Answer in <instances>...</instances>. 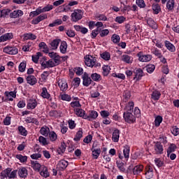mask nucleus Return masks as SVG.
<instances>
[{"label":"nucleus","instance_id":"1","mask_svg":"<svg viewBox=\"0 0 179 179\" xmlns=\"http://www.w3.org/2000/svg\"><path fill=\"white\" fill-rule=\"evenodd\" d=\"M84 59L85 65L90 68H99L101 66V64L97 62L96 57H94L92 55H87L85 56Z\"/></svg>","mask_w":179,"mask_h":179},{"label":"nucleus","instance_id":"2","mask_svg":"<svg viewBox=\"0 0 179 179\" xmlns=\"http://www.w3.org/2000/svg\"><path fill=\"white\" fill-rule=\"evenodd\" d=\"M17 174V170H13L11 168H7L1 171V178L2 179H15Z\"/></svg>","mask_w":179,"mask_h":179},{"label":"nucleus","instance_id":"3","mask_svg":"<svg viewBox=\"0 0 179 179\" xmlns=\"http://www.w3.org/2000/svg\"><path fill=\"white\" fill-rule=\"evenodd\" d=\"M83 10L80 9L74 10L71 15L72 22H79L83 17Z\"/></svg>","mask_w":179,"mask_h":179},{"label":"nucleus","instance_id":"4","mask_svg":"<svg viewBox=\"0 0 179 179\" xmlns=\"http://www.w3.org/2000/svg\"><path fill=\"white\" fill-rule=\"evenodd\" d=\"M137 57L140 62H150V61H152V58H153L152 55H145L142 51L137 53Z\"/></svg>","mask_w":179,"mask_h":179},{"label":"nucleus","instance_id":"5","mask_svg":"<svg viewBox=\"0 0 179 179\" xmlns=\"http://www.w3.org/2000/svg\"><path fill=\"white\" fill-rule=\"evenodd\" d=\"M3 52H5V54H8L9 55H16V54L19 52V50L15 46L8 45L3 48Z\"/></svg>","mask_w":179,"mask_h":179},{"label":"nucleus","instance_id":"6","mask_svg":"<svg viewBox=\"0 0 179 179\" xmlns=\"http://www.w3.org/2000/svg\"><path fill=\"white\" fill-rule=\"evenodd\" d=\"M123 117L124 118V121L128 122V124H134V122L136 121V118L132 114V112H124Z\"/></svg>","mask_w":179,"mask_h":179},{"label":"nucleus","instance_id":"7","mask_svg":"<svg viewBox=\"0 0 179 179\" xmlns=\"http://www.w3.org/2000/svg\"><path fill=\"white\" fill-rule=\"evenodd\" d=\"M48 55L50 57V58H51L52 60V62H55V64L59 65V64H61V56H59V55H58V53L57 52H50L48 53Z\"/></svg>","mask_w":179,"mask_h":179},{"label":"nucleus","instance_id":"8","mask_svg":"<svg viewBox=\"0 0 179 179\" xmlns=\"http://www.w3.org/2000/svg\"><path fill=\"white\" fill-rule=\"evenodd\" d=\"M72 108H81L82 104H80V99L76 96H73V101L70 103Z\"/></svg>","mask_w":179,"mask_h":179},{"label":"nucleus","instance_id":"9","mask_svg":"<svg viewBox=\"0 0 179 179\" xmlns=\"http://www.w3.org/2000/svg\"><path fill=\"white\" fill-rule=\"evenodd\" d=\"M57 85L62 92H66V90H68V83H66V80L59 79L57 81Z\"/></svg>","mask_w":179,"mask_h":179},{"label":"nucleus","instance_id":"10","mask_svg":"<svg viewBox=\"0 0 179 179\" xmlns=\"http://www.w3.org/2000/svg\"><path fill=\"white\" fill-rule=\"evenodd\" d=\"M99 117V113L96 110H90L88 115H85V120L92 121V120H96Z\"/></svg>","mask_w":179,"mask_h":179},{"label":"nucleus","instance_id":"11","mask_svg":"<svg viewBox=\"0 0 179 179\" xmlns=\"http://www.w3.org/2000/svg\"><path fill=\"white\" fill-rule=\"evenodd\" d=\"M74 113L77 117H80V118H83V120H86V111L82 109L81 108H78L74 109Z\"/></svg>","mask_w":179,"mask_h":179},{"label":"nucleus","instance_id":"12","mask_svg":"<svg viewBox=\"0 0 179 179\" xmlns=\"http://www.w3.org/2000/svg\"><path fill=\"white\" fill-rule=\"evenodd\" d=\"M47 17H48V15H47V14L45 13L41 14L32 20V24H38L40 22H43V20H45Z\"/></svg>","mask_w":179,"mask_h":179},{"label":"nucleus","instance_id":"13","mask_svg":"<svg viewBox=\"0 0 179 179\" xmlns=\"http://www.w3.org/2000/svg\"><path fill=\"white\" fill-rule=\"evenodd\" d=\"M145 178L151 179L153 178V168L150 166H147L145 169Z\"/></svg>","mask_w":179,"mask_h":179},{"label":"nucleus","instance_id":"14","mask_svg":"<svg viewBox=\"0 0 179 179\" xmlns=\"http://www.w3.org/2000/svg\"><path fill=\"white\" fill-rule=\"evenodd\" d=\"M57 64H55V62L52 60V59H50L48 61L46 62H43L41 63V66L44 69L45 68H54V66H57Z\"/></svg>","mask_w":179,"mask_h":179},{"label":"nucleus","instance_id":"15","mask_svg":"<svg viewBox=\"0 0 179 179\" xmlns=\"http://www.w3.org/2000/svg\"><path fill=\"white\" fill-rule=\"evenodd\" d=\"M68 161L65 159H61L60 161H59L57 165V169L60 171L65 170L68 167Z\"/></svg>","mask_w":179,"mask_h":179},{"label":"nucleus","instance_id":"16","mask_svg":"<svg viewBox=\"0 0 179 179\" xmlns=\"http://www.w3.org/2000/svg\"><path fill=\"white\" fill-rule=\"evenodd\" d=\"M154 149L156 155H163L164 149L163 148V145H162L161 143L157 142L154 146Z\"/></svg>","mask_w":179,"mask_h":179},{"label":"nucleus","instance_id":"17","mask_svg":"<svg viewBox=\"0 0 179 179\" xmlns=\"http://www.w3.org/2000/svg\"><path fill=\"white\" fill-rule=\"evenodd\" d=\"M83 85L84 86H86V87H87L89 85H91L92 83V78H90V77H89V74L85 73L83 76Z\"/></svg>","mask_w":179,"mask_h":179},{"label":"nucleus","instance_id":"18","mask_svg":"<svg viewBox=\"0 0 179 179\" xmlns=\"http://www.w3.org/2000/svg\"><path fill=\"white\" fill-rule=\"evenodd\" d=\"M13 38V34L6 33L0 36V43H5V41H9Z\"/></svg>","mask_w":179,"mask_h":179},{"label":"nucleus","instance_id":"19","mask_svg":"<svg viewBox=\"0 0 179 179\" xmlns=\"http://www.w3.org/2000/svg\"><path fill=\"white\" fill-rule=\"evenodd\" d=\"M17 173H18V176L20 178H26L27 177V169L24 167H21L18 169V171H17Z\"/></svg>","mask_w":179,"mask_h":179},{"label":"nucleus","instance_id":"20","mask_svg":"<svg viewBox=\"0 0 179 179\" xmlns=\"http://www.w3.org/2000/svg\"><path fill=\"white\" fill-rule=\"evenodd\" d=\"M134 107H135V103L132 101H129L126 103L124 107L125 113H129L134 111Z\"/></svg>","mask_w":179,"mask_h":179},{"label":"nucleus","instance_id":"21","mask_svg":"<svg viewBox=\"0 0 179 179\" xmlns=\"http://www.w3.org/2000/svg\"><path fill=\"white\" fill-rule=\"evenodd\" d=\"M37 100L36 99H29L27 103V109L28 110H34L37 107Z\"/></svg>","mask_w":179,"mask_h":179},{"label":"nucleus","instance_id":"22","mask_svg":"<svg viewBox=\"0 0 179 179\" xmlns=\"http://www.w3.org/2000/svg\"><path fill=\"white\" fill-rule=\"evenodd\" d=\"M121 61L126 64H132L134 62V57L128 55H123L121 57Z\"/></svg>","mask_w":179,"mask_h":179},{"label":"nucleus","instance_id":"23","mask_svg":"<svg viewBox=\"0 0 179 179\" xmlns=\"http://www.w3.org/2000/svg\"><path fill=\"white\" fill-rule=\"evenodd\" d=\"M5 96L7 97L8 101H13V99H16V92H8L4 93Z\"/></svg>","mask_w":179,"mask_h":179},{"label":"nucleus","instance_id":"24","mask_svg":"<svg viewBox=\"0 0 179 179\" xmlns=\"http://www.w3.org/2000/svg\"><path fill=\"white\" fill-rule=\"evenodd\" d=\"M27 83L31 86H34L37 83V78L34 76L29 75L27 77Z\"/></svg>","mask_w":179,"mask_h":179},{"label":"nucleus","instance_id":"25","mask_svg":"<svg viewBox=\"0 0 179 179\" xmlns=\"http://www.w3.org/2000/svg\"><path fill=\"white\" fill-rule=\"evenodd\" d=\"M120 131L118 129H115L112 134V141L113 142H118L120 141Z\"/></svg>","mask_w":179,"mask_h":179},{"label":"nucleus","instance_id":"26","mask_svg":"<svg viewBox=\"0 0 179 179\" xmlns=\"http://www.w3.org/2000/svg\"><path fill=\"white\" fill-rule=\"evenodd\" d=\"M162 93L160 92V91L155 90L151 94V99L155 101H157V100L160 99Z\"/></svg>","mask_w":179,"mask_h":179},{"label":"nucleus","instance_id":"27","mask_svg":"<svg viewBox=\"0 0 179 179\" xmlns=\"http://www.w3.org/2000/svg\"><path fill=\"white\" fill-rule=\"evenodd\" d=\"M41 96V97H43V99H47V100H50V99H51V94L48 93V91L47 90V87L42 88Z\"/></svg>","mask_w":179,"mask_h":179},{"label":"nucleus","instance_id":"28","mask_svg":"<svg viewBox=\"0 0 179 179\" xmlns=\"http://www.w3.org/2000/svg\"><path fill=\"white\" fill-rule=\"evenodd\" d=\"M10 17H13V19H16V17L23 16V11L21 10H14L10 13Z\"/></svg>","mask_w":179,"mask_h":179},{"label":"nucleus","instance_id":"29","mask_svg":"<svg viewBox=\"0 0 179 179\" xmlns=\"http://www.w3.org/2000/svg\"><path fill=\"white\" fill-rule=\"evenodd\" d=\"M59 43H61L60 39H54L50 43V48L52 50H57V48H58V45H59Z\"/></svg>","mask_w":179,"mask_h":179},{"label":"nucleus","instance_id":"30","mask_svg":"<svg viewBox=\"0 0 179 179\" xmlns=\"http://www.w3.org/2000/svg\"><path fill=\"white\" fill-rule=\"evenodd\" d=\"M143 171V165H137L134 166L133 169V173L134 176H137L138 174H141Z\"/></svg>","mask_w":179,"mask_h":179},{"label":"nucleus","instance_id":"31","mask_svg":"<svg viewBox=\"0 0 179 179\" xmlns=\"http://www.w3.org/2000/svg\"><path fill=\"white\" fill-rule=\"evenodd\" d=\"M40 134L43 136H48L50 134V128L47 126L42 127L40 129Z\"/></svg>","mask_w":179,"mask_h":179},{"label":"nucleus","instance_id":"32","mask_svg":"<svg viewBox=\"0 0 179 179\" xmlns=\"http://www.w3.org/2000/svg\"><path fill=\"white\" fill-rule=\"evenodd\" d=\"M67 48H68V44L66 43V41L61 42V44L59 46L60 52L62 54H66Z\"/></svg>","mask_w":179,"mask_h":179},{"label":"nucleus","instance_id":"33","mask_svg":"<svg viewBox=\"0 0 179 179\" xmlns=\"http://www.w3.org/2000/svg\"><path fill=\"white\" fill-rule=\"evenodd\" d=\"M176 150H177V145L174 143H170L166 149V153H174Z\"/></svg>","mask_w":179,"mask_h":179},{"label":"nucleus","instance_id":"34","mask_svg":"<svg viewBox=\"0 0 179 179\" xmlns=\"http://www.w3.org/2000/svg\"><path fill=\"white\" fill-rule=\"evenodd\" d=\"M165 46L169 50V51H171V52H176V46L173 45V43H170L169 41H165Z\"/></svg>","mask_w":179,"mask_h":179},{"label":"nucleus","instance_id":"35","mask_svg":"<svg viewBox=\"0 0 179 179\" xmlns=\"http://www.w3.org/2000/svg\"><path fill=\"white\" fill-rule=\"evenodd\" d=\"M31 166L36 171H40V169H41V164L37 161H31Z\"/></svg>","mask_w":179,"mask_h":179},{"label":"nucleus","instance_id":"36","mask_svg":"<svg viewBox=\"0 0 179 179\" xmlns=\"http://www.w3.org/2000/svg\"><path fill=\"white\" fill-rule=\"evenodd\" d=\"M162 122H163V117H162L161 115L156 116L155 121H154L155 126L157 128H159V127H160V124H162Z\"/></svg>","mask_w":179,"mask_h":179},{"label":"nucleus","instance_id":"37","mask_svg":"<svg viewBox=\"0 0 179 179\" xmlns=\"http://www.w3.org/2000/svg\"><path fill=\"white\" fill-rule=\"evenodd\" d=\"M102 71L103 76H108V75L110 74V71H111V68L108 65H103L102 66Z\"/></svg>","mask_w":179,"mask_h":179},{"label":"nucleus","instance_id":"38","mask_svg":"<svg viewBox=\"0 0 179 179\" xmlns=\"http://www.w3.org/2000/svg\"><path fill=\"white\" fill-rule=\"evenodd\" d=\"M131 150V148L129 145H125L123 149V155L124 157L127 159H129V152Z\"/></svg>","mask_w":179,"mask_h":179},{"label":"nucleus","instance_id":"39","mask_svg":"<svg viewBox=\"0 0 179 179\" xmlns=\"http://www.w3.org/2000/svg\"><path fill=\"white\" fill-rule=\"evenodd\" d=\"M38 47L39 48H41V50H43V52H45V54H48V46H47V44H45V43L44 42H41L38 44Z\"/></svg>","mask_w":179,"mask_h":179},{"label":"nucleus","instance_id":"40","mask_svg":"<svg viewBox=\"0 0 179 179\" xmlns=\"http://www.w3.org/2000/svg\"><path fill=\"white\" fill-rule=\"evenodd\" d=\"M145 69L148 72V73H153L155 72V69H156V66L155 64H148Z\"/></svg>","mask_w":179,"mask_h":179},{"label":"nucleus","instance_id":"41","mask_svg":"<svg viewBox=\"0 0 179 179\" xmlns=\"http://www.w3.org/2000/svg\"><path fill=\"white\" fill-rule=\"evenodd\" d=\"M176 5V2L174 0H168L166 3V8L168 10H173L174 9V6Z\"/></svg>","mask_w":179,"mask_h":179},{"label":"nucleus","instance_id":"42","mask_svg":"<svg viewBox=\"0 0 179 179\" xmlns=\"http://www.w3.org/2000/svg\"><path fill=\"white\" fill-rule=\"evenodd\" d=\"M25 122H27V124H35L36 125H38V120H37L36 118L30 117H27L25 119Z\"/></svg>","mask_w":179,"mask_h":179},{"label":"nucleus","instance_id":"43","mask_svg":"<svg viewBox=\"0 0 179 179\" xmlns=\"http://www.w3.org/2000/svg\"><path fill=\"white\" fill-rule=\"evenodd\" d=\"M37 36L31 33L24 34V40H36Z\"/></svg>","mask_w":179,"mask_h":179},{"label":"nucleus","instance_id":"44","mask_svg":"<svg viewBox=\"0 0 179 179\" xmlns=\"http://www.w3.org/2000/svg\"><path fill=\"white\" fill-rule=\"evenodd\" d=\"M83 136V131H82V129H79V131L76 133L74 141L76 142H78V141H80V138H82Z\"/></svg>","mask_w":179,"mask_h":179},{"label":"nucleus","instance_id":"45","mask_svg":"<svg viewBox=\"0 0 179 179\" xmlns=\"http://www.w3.org/2000/svg\"><path fill=\"white\" fill-rule=\"evenodd\" d=\"M18 132L22 136H27V130L23 126L18 127Z\"/></svg>","mask_w":179,"mask_h":179},{"label":"nucleus","instance_id":"46","mask_svg":"<svg viewBox=\"0 0 179 179\" xmlns=\"http://www.w3.org/2000/svg\"><path fill=\"white\" fill-rule=\"evenodd\" d=\"M101 57L102 59H104V61H110V59H111V55L108 52H104L101 54Z\"/></svg>","mask_w":179,"mask_h":179},{"label":"nucleus","instance_id":"47","mask_svg":"<svg viewBox=\"0 0 179 179\" xmlns=\"http://www.w3.org/2000/svg\"><path fill=\"white\" fill-rule=\"evenodd\" d=\"M40 174L42 177H44L45 178H47V177H50V172H48V169H47V167L45 166L43 168Z\"/></svg>","mask_w":179,"mask_h":179},{"label":"nucleus","instance_id":"48","mask_svg":"<svg viewBox=\"0 0 179 179\" xmlns=\"http://www.w3.org/2000/svg\"><path fill=\"white\" fill-rule=\"evenodd\" d=\"M15 157L20 162V163H26V162H27V156L18 154L15 156Z\"/></svg>","mask_w":179,"mask_h":179},{"label":"nucleus","instance_id":"49","mask_svg":"<svg viewBox=\"0 0 179 179\" xmlns=\"http://www.w3.org/2000/svg\"><path fill=\"white\" fill-rule=\"evenodd\" d=\"M147 23L150 27H152V29H157V24L155 22L153 19L148 18L147 20Z\"/></svg>","mask_w":179,"mask_h":179},{"label":"nucleus","instance_id":"50","mask_svg":"<svg viewBox=\"0 0 179 179\" xmlns=\"http://www.w3.org/2000/svg\"><path fill=\"white\" fill-rule=\"evenodd\" d=\"M49 138L51 142H55V141H57V139L58 138V136L57 135L55 131H50L49 132Z\"/></svg>","mask_w":179,"mask_h":179},{"label":"nucleus","instance_id":"51","mask_svg":"<svg viewBox=\"0 0 179 179\" xmlns=\"http://www.w3.org/2000/svg\"><path fill=\"white\" fill-rule=\"evenodd\" d=\"M126 20L127 17L122 15L117 16L115 19V22H116V23H119V24H122V23H124V22H125Z\"/></svg>","mask_w":179,"mask_h":179},{"label":"nucleus","instance_id":"52","mask_svg":"<svg viewBox=\"0 0 179 179\" xmlns=\"http://www.w3.org/2000/svg\"><path fill=\"white\" fill-rule=\"evenodd\" d=\"M62 23V20L57 19L52 22V23L49 24V27H55L57 26L61 25Z\"/></svg>","mask_w":179,"mask_h":179},{"label":"nucleus","instance_id":"53","mask_svg":"<svg viewBox=\"0 0 179 179\" xmlns=\"http://www.w3.org/2000/svg\"><path fill=\"white\" fill-rule=\"evenodd\" d=\"M42 54L40 52H36V55H32V61L34 64H38V59H40V57H41Z\"/></svg>","mask_w":179,"mask_h":179},{"label":"nucleus","instance_id":"54","mask_svg":"<svg viewBox=\"0 0 179 179\" xmlns=\"http://www.w3.org/2000/svg\"><path fill=\"white\" fill-rule=\"evenodd\" d=\"M142 76H143V70H142V69L136 70V76L134 79H141Z\"/></svg>","mask_w":179,"mask_h":179},{"label":"nucleus","instance_id":"55","mask_svg":"<svg viewBox=\"0 0 179 179\" xmlns=\"http://www.w3.org/2000/svg\"><path fill=\"white\" fill-rule=\"evenodd\" d=\"M38 141L42 146H47V145H48V141L43 136H39Z\"/></svg>","mask_w":179,"mask_h":179},{"label":"nucleus","instance_id":"56","mask_svg":"<svg viewBox=\"0 0 179 179\" xmlns=\"http://www.w3.org/2000/svg\"><path fill=\"white\" fill-rule=\"evenodd\" d=\"M100 153H101V150L99 148L94 149L92 150V157L94 159H99V156H100Z\"/></svg>","mask_w":179,"mask_h":179},{"label":"nucleus","instance_id":"57","mask_svg":"<svg viewBox=\"0 0 179 179\" xmlns=\"http://www.w3.org/2000/svg\"><path fill=\"white\" fill-rule=\"evenodd\" d=\"M60 99L64 101H71V100H72V97H71V95H69L68 94H61Z\"/></svg>","mask_w":179,"mask_h":179},{"label":"nucleus","instance_id":"58","mask_svg":"<svg viewBox=\"0 0 179 179\" xmlns=\"http://www.w3.org/2000/svg\"><path fill=\"white\" fill-rule=\"evenodd\" d=\"M116 164L120 171L124 173L125 171V166H124V163L121 161H117Z\"/></svg>","mask_w":179,"mask_h":179},{"label":"nucleus","instance_id":"59","mask_svg":"<svg viewBox=\"0 0 179 179\" xmlns=\"http://www.w3.org/2000/svg\"><path fill=\"white\" fill-rule=\"evenodd\" d=\"M91 78L92 80H94V82H99L101 78V76L97 73H94L91 75Z\"/></svg>","mask_w":179,"mask_h":179},{"label":"nucleus","instance_id":"60","mask_svg":"<svg viewBox=\"0 0 179 179\" xmlns=\"http://www.w3.org/2000/svg\"><path fill=\"white\" fill-rule=\"evenodd\" d=\"M121 40V38H120V36L117 34H113L112 35L111 37V41H113V43H114L115 44H117V43Z\"/></svg>","mask_w":179,"mask_h":179},{"label":"nucleus","instance_id":"61","mask_svg":"<svg viewBox=\"0 0 179 179\" xmlns=\"http://www.w3.org/2000/svg\"><path fill=\"white\" fill-rule=\"evenodd\" d=\"M152 10H154L155 15H157L161 10L160 6L158 3L153 4Z\"/></svg>","mask_w":179,"mask_h":179},{"label":"nucleus","instance_id":"62","mask_svg":"<svg viewBox=\"0 0 179 179\" xmlns=\"http://www.w3.org/2000/svg\"><path fill=\"white\" fill-rule=\"evenodd\" d=\"M18 69L20 72H24L26 71V62H22L20 64Z\"/></svg>","mask_w":179,"mask_h":179},{"label":"nucleus","instance_id":"63","mask_svg":"<svg viewBox=\"0 0 179 179\" xmlns=\"http://www.w3.org/2000/svg\"><path fill=\"white\" fill-rule=\"evenodd\" d=\"M136 3L138 8H145L146 6V3L143 0H136Z\"/></svg>","mask_w":179,"mask_h":179},{"label":"nucleus","instance_id":"64","mask_svg":"<svg viewBox=\"0 0 179 179\" xmlns=\"http://www.w3.org/2000/svg\"><path fill=\"white\" fill-rule=\"evenodd\" d=\"M171 133L173 135H174V136H177L178 135H179V128L177 127V126H174L171 129Z\"/></svg>","mask_w":179,"mask_h":179}]
</instances>
